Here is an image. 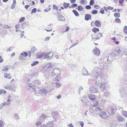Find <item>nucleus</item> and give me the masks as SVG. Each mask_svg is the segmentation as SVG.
Listing matches in <instances>:
<instances>
[{
  "instance_id": "f257e3e1",
  "label": "nucleus",
  "mask_w": 127,
  "mask_h": 127,
  "mask_svg": "<svg viewBox=\"0 0 127 127\" xmlns=\"http://www.w3.org/2000/svg\"><path fill=\"white\" fill-rule=\"evenodd\" d=\"M116 109L115 107L114 108L110 107L105 111H103L102 110L100 113H98V114L101 118L105 119L114 113V112Z\"/></svg>"
},
{
  "instance_id": "f03ea898",
  "label": "nucleus",
  "mask_w": 127,
  "mask_h": 127,
  "mask_svg": "<svg viewBox=\"0 0 127 127\" xmlns=\"http://www.w3.org/2000/svg\"><path fill=\"white\" fill-rule=\"evenodd\" d=\"M101 62L99 63V65L98 66L95 67L93 69V71L95 72L98 75H99L102 74V69H106L107 68V65L106 63L103 62H102L103 60H101Z\"/></svg>"
},
{
  "instance_id": "7ed1b4c3",
  "label": "nucleus",
  "mask_w": 127,
  "mask_h": 127,
  "mask_svg": "<svg viewBox=\"0 0 127 127\" xmlns=\"http://www.w3.org/2000/svg\"><path fill=\"white\" fill-rule=\"evenodd\" d=\"M52 75L54 76H56L55 80L57 81H59L60 79V76L61 74L60 69L59 68H54L51 72Z\"/></svg>"
},
{
  "instance_id": "20e7f679",
  "label": "nucleus",
  "mask_w": 127,
  "mask_h": 127,
  "mask_svg": "<svg viewBox=\"0 0 127 127\" xmlns=\"http://www.w3.org/2000/svg\"><path fill=\"white\" fill-rule=\"evenodd\" d=\"M110 94V93L108 91L105 92L102 97V100L104 101L107 100L109 98Z\"/></svg>"
},
{
  "instance_id": "39448f33",
  "label": "nucleus",
  "mask_w": 127,
  "mask_h": 127,
  "mask_svg": "<svg viewBox=\"0 0 127 127\" xmlns=\"http://www.w3.org/2000/svg\"><path fill=\"white\" fill-rule=\"evenodd\" d=\"M53 55V54L51 52L47 53H44L43 56L44 57V58L45 59H47L48 60H49L52 58V57Z\"/></svg>"
},
{
  "instance_id": "423d86ee",
  "label": "nucleus",
  "mask_w": 127,
  "mask_h": 127,
  "mask_svg": "<svg viewBox=\"0 0 127 127\" xmlns=\"http://www.w3.org/2000/svg\"><path fill=\"white\" fill-rule=\"evenodd\" d=\"M96 37H94V35H92V38L93 39L95 40H97L99 39L100 37H102V33L100 32L96 34Z\"/></svg>"
},
{
  "instance_id": "0eeeda50",
  "label": "nucleus",
  "mask_w": 127,
  "mask_h": 127,
  "mask_svg": "<svg viewBox=\"0 0 127 127\" xmlns=\"http://www.w3.org/2000/svg\"><path fill=\"white\" fill-rule=\"evenodd\" d=\"M89 89L90 92L94 93H97L98 91L97 89L94 87H90Z\"/></svg>"
},
{
  "instance_id": "6e6552de",
  "label": "nucleus",
  "mask_w": 127,
  "mask_h": 127,
  "mask_svg": "<svg viewBox=\"0 0 127 127\" xmlns=\"http://www.w3.org/2000/svg\"><path fill=\"white\" fill-rule=\"evenodd\" d=\"M93 51L94 54L98 56L100 54V51L99 49L96 47H95L94 48Z\"/></svg>"
},
{
  "instance_id": "1a4fd4ad",
  "label": "nucleus",
  "mask_w": 127,
  "mask_h": 127,
  "mask_svg": "<svg viewBox=\"0 0 127 127\" xmlns=\"http://www.w3.org/2000/svg\"><path fill=\"white\" fill-rule=\"evenodd\" d=\"M96 83H95V85L97 86H98L100 82H101V80L100 78H98L97 76H96L95 77Z\"/></svg>"
},
{
  "instance_id": "9d476101",
  "label": "nucleus",
  "mask_w": 127,
  "mask_h": 127,
  "mask_svg": "<svg viewBox=\"0 0 127 127\" xmlns=\"http://www.w3.org/2000/svg\"><path fill=\"white\" fill-rule=\"evenodd\" d=\"M88 97L90 99L93 101H94L96 100V97L94 95L89 94Z\"/></svg>"
},
{
  "instance_id": "9b49d317",
  "label": "nucleus",
  "mask_w": 127,
  "mask_h": 127,
  "mask_svg": "<svg viewBox=\"0 0 127 127\" xmlns=\"http://www.w3.org/2000/svg\"><path fill=\"white\" fill-rule=\"evenodd\" d=\"M117 119L119 122H125V119L122 117L121 116H118L117 117Z\"/></svg>"
},
{
  "instance_id": "f8f14e48",
  "label": "nucleus",
  "mask_w": 127,
  "mask_h": 127,
  "mask_svg": "<svg viewBox=\"0 0 127 127\" xmlns=\"http://www.w3.org/2000/svg\"><path fill=\"white\" fill-rule=\"evenodd\" d=\"M82 74L84 75L87 76L90 74L88 73V72L87 70L85 68H83L82 72Z\"/></svg>"
},
{
  "instance_id": "ddd939ff",
  "label": "nucleus",
  "mask_w": 127,
  "mask_h": 127,
  "mask_svg": "<svg viewBox=\"0 0 127 127\" xmlns=\"http://www.w3.org/2000/svg\"><path fill=\"white\" fill-rule=\"evenodd\" d=\"M106 84L105 83H101L100 86V89L102 91H104L105 89Z\"/></svg>"
},
{
  "instance_id": "4468645a",
  "label": "nucleus",
  "mask_w": 127,
  "mask_h": 127,
  "mask_svg": "<svg viewBox=\"0 0 127 127\" xmlns=\"http://www.w3.org/2000/svg\"><path fill=\"white\" fill-rule=\"evenodd\" d=\"M32 89L34 90V92L36 94H37L38 93H40V90L41 89H39L38 87H33L32 88Z\"/></svg>"
},
{
  "instance_id": "2eb2a0df",
  "label": "nucleus",
  "mask_w": 127,
  "mask_h": 127,
  "mask_svg": "<svg viewBox=\"0 0 127 127\" xmlns=\"http://www.w3.org/2000/svg\"><path fill=\"white\" fill-rule=\"evenodd\" d=\"M91 15L89 14H86L85 15V19L87 21H88L89 19L91 20Z\"/></svg>"
},
{
  "instance_id": "dca6fc26",
  "label": "nucleus",
  "mask_w": 127,
  "mask_h": 127,
  "mask_svg": "<svg viewBox=\"0 0 127 127\" xmlns=\"http://www.w3.org/2000/svg\"><path fill=\"white\" fill-rule=\"evenodd\" d=\"M95 24L97 27H100L101 26V24L100 21L98 20H96L95 22Z\"/></svg>"
},
{
  "instance_id": "f3484780",
  "label": "nucleus",
  "mask_w": 127,
  "mask_h": 127,
  "mask_svg": "<svg viewBox=\"0 0 127 127\" xmlns=\"http://www.w3.org/2000/svg\"><path fill=\"white\" fill-rule=\"evenodd\" d=\"M34 82L35 86L39 85L41 84L40 81L37 79H35L34 80Z\"/></svg>"
},
{
  "instance_id": "a211bd4d",
  "label": "nucleus",
  "mask_w": 127,
  "mask_h": 127,
  "mask_svg": "<svg viewBox=\"0 0 127 127\" xmlns=\"http://www.w3.org/2000/svg\"><path fill=\"white\" fill-rule=\"evenodd\" d=\"M15 87H12L10 85H8L5 87V88L6 89L8 90H11L13 91V88H15Z\"/></svg>"
},
{
  "instance_id": "6ab92c4d",
  "label": "nucleus",
  "mask_w": 127,
  "mask_h": 127,
  "mask_svg": "<svg viewBox=\"0 0 127 127\" xmlns=\"http://www.w3.org/2000/svg\"><path fill=\"white\" fill-rule=\"evenodd\" d=\"M121 94V96L122 97H126V94L125 93V92L123 91H121L120 92Z\"/></svg>"
},
{
  "instance_id": "aec40b11",
  "label": "nucleus",
  "mask_w": 127,
  "mask_h": 127,
  "mask_svg": "<svg viewBox=\"0 0 127 127\" xmlns=\"http://www.w3.org/2000/svg\"><path fill=\"white\" fill-rule=\"evenodd\" d=\"M4 77L5 78H7L9 79H10L11 78V76L10 75V74L7 73H5L4 74Z\"/></svg>"
},
{
  "instance_id": "412c9836",
  "label": "nucleus",
  "mask_w": 127,
  "mask_h": 127,
  "mask_svg": "<svg viewBox=\"0 0 127 127\" xmlns=\"http://www.w3.org/2000/svg\"><path fill=\"white\" fill-rule=\"evenodd\" d=\"M16 2L15 0H13V3L12 4L10 8L11 9H13L15 7Z\"/></svg>"
},
{
  "instance_id": "4be33fe9",
  "label": "nucleus",
  "mask_w": 127,
  "mask_h": 127,
  "mask_svg": "<svg viewBox=\"0 0 127 127\" xmlns=\"http://www.w3.org/2000/svg\"><path fill=\"white\" fill-rule=\"evenodd\" d=\"M102 110V109H101L99 107H97L95 108V111L97 112V113L98 114L99 113H100Z\"/></svg>"
},
{
  "instance_id": "5701e85b",
  "label": "nucleus",
  "mask_w": 127,
  "mask_h": 127,
  "mask_svg": "<svg viewBox=\"0 0 127 127\" xmlns=\"http://www.w3.org/2000/svg\"><path fill=\"white\" fill-rule=\"evenodd\" d=\"M58 18L60 20H65V18L64 17L61 15V14H59L58 16Z\"/></svg>"
},
{
  "instance_id": "b1692460",
  "label": "nucleus",
  "mask_w": 127,
  "mask_h": 127,
  "mask_svg": "<svg viewBox=\"0 0 127 127\" xmlns=\"http://www.w3.org/2000/svg\"><path fill=\"white\" fill-rule=\"evenodd\" d=\"M69 3H66L64 2L63 3V6H64V8L65 9L68 8L69 6Z\"/></svg>"
},
{
  "instance_id": "393cba45",
  "label": "nucleus",
  "mask_w": 127,
  "mask_h": 127,
  "mask_svg": "<svg viewBox=\"0 0 127 127\" xmlns=\"http://www.w3.org/2000/svg\"><path fill=\"white\" fill-rule=\"evenodd\" d=\"M40 93H42L46 94L48 92V91L46 89H43V90L41 89L40 90Z\"/></svg>"
},
{
  "instance_id": "a878e982",
  "label": "nucleus",
  "mask_w": 127,
  "mask_h": 127,
  "mask_svg": "<svg viewBox=\"0 0 127 127\" xmlns=\"http://www.w3.org/2000/svg\"><path fill=\"white\" fill-rule=\"evenodd\" d=\"M92 31L95 33H96L97 32H98L99 31V30L98 28L95 27L93 29Z\"/></svg>"
},
{
  "instance_id": "bb28decb",
  "label": "nucleus",
  "mask_w": 127,
  "mask_h": 127,
  "mask_svg": "<svg viewBox=\"0 0 127 127\" xmlns=\"http://www.w3.org/2000/svg\"><path fill=\"white\" fill-rule=\"evenodd\" d=\"M122 53V51L120 49L116 50L115 52V53L117 55L121 54Z\"/></svg>"
},
{
  "instance_id": "cd10ccee",
  "label": "nucleus",
  "mask_w": 127,
  "mask_h": 127,
  "mask_svg": "<svg viewBox=\"0 0 127 127\" xmlns=\"http://www.w3.org/2000/svg\"><path fill=\"white\" fill-rule=\"evenodd\" d=\"M46 118V116L44 114H42L40 117V119H41L45 120Z\"/></svg>"
},
{
  "instance_id": "c85d7f7f",
  "label": "nucleus",
  "mask_w": 127,
  "mask_h": 127,
  "mask_svg": "<svg viewBox=\"0 0 127 127\" xmlns=\"http://www.w3.org/2000/svg\"><path fill=\"white\" fill-rule=\"evenodd\" d=\"M47 125L48 127H52L53 126V124L52 122H49L47 123Z\"/></svg>"
},
{
  "instance_id": "c756f323",
  "label": "nucleus",
  "mask_w": 127,
  "mask_h": 127,
  "mask_svg": "<svg viewBox=\"0 0 127 127\" xmlns=\"http://www.w3.org/2000/svg\"><path fill=\"white\" fill-rule=\"evenodd\" d=\"M72 12H73L74 14L76 16H78L79 15V13H78L77 11L75 10H72Z\"/></svg>"
},
{
  "instance_id": "7c9ffc66",
  "label": "nucleus",
  "mask_w": 127,
  "mask_h": 127,
  "mask_svg": "<svg viewBox=\"0 0 127 127\" xmlns=\"http://www.w3.org/2000/svg\"><path fill=\"white\" fill-rule=\"evenodd\" d=\"M122 114L124 117L127 118V111H123L122 112Z\"/></svg>"
},
{
  "instance_id": "2f4dec72",
  "label": "nucleus",
  "mask_w": 127,
  "mask_h": 127,
  "mask_svg": "<svg viewBox=\"0 0 127 127\" xmlns=\"http://www.w3.org/2000/svg\"><path fill=\"white\" fill-rule=\"evenodd\" d=\"M83 7L81 5L78 6V10L80 11H81L83 9Z\"/></svg>"
},
{
  "instance_id": "473e14b6",
  "label": "nucleus",
  "mask_w": 127,
  "mask_h": 127,
  "mask_svg": "<svg viewBox=\"0 0 127 127\" xmlns=\"http://www.w3.org/2000/svg\"><path fill=\"white\" fill-rule=\"evenodd\" d=\"M14 117L16 119H19V115L17 113H15L14 114Z\"/></svg>"
},
{
  "instance_id": "72a5a7b5",
  "label": "nucleus",
  "mask_w": 127,
  "mask_h": 127,
  "mask_svg": "<svg viewBox=\"0 0 127 127\" xmlns=\"http://www.w3.org/2000/svg\"><path fill=\"white\" fill-rule=\"evenodd\" d=\"M87 99V97L86 96L83 97L81 99V101L82 102H86Z\"/></svg>"
},
{
  "instance_id": "f704fd0d",
  "label": "nucleus",
  "mask_w": 127,
  "mask_h": 127,
  "mask_svg": "<svg viewBox=\"0 0 127 127\" xmlns=\"http://www.w3.org/2000/svg\"><path fill=\"white\" fill-rule=\"evenodd\" d=\"M114 16L115 17H119L120 16V14L119 13H114Z\"/></svg>"
},
{
  "instance_id": "c9c22d12",
  "label": "nucleus",
  "mask_w": 127,
  "mask_h": 127,
  "mask_svg": "<svg viewBox=\"0 0 127 127\" xmlns=\"http://www.w3.org/2000/svg\"><path fill=\"white\" fill-rule=\"evenodd\" d=\"M56 87L59 88L61 86V83L57 82L56 83Z\"/></svg>"
},
{
  "instance_id": "e433bc0d",
  "label": "nucleus",
  "mask_w": 127,
  "mask_h": 127,
  "mask_svg": "<svg viewBox=\"0 0 127 127\" xmlns=\"http://www.w3.org/2000/svg\"><path fill=\"white\" fill-rule=\"evenodd\" d=\"M6 92L4 90H0V95L6 93Z\"/></svg>"
},
{
  "instance_id": "4c0bfd02",
  "label": "nucleus",
  "mask_w": 127,
  "mask_h": 127,
  "mask_svg": "<svg viewBox=\"0 0 127 127\" xmlns=\"http://www.w3.org/2000/svg\"><path fill=\"white\" fill-rule=\"evenodd\" d=\"M87 3V1L86 0H81L80 1L81 3L84 4H86Z\"/></svg>"
},
{
  "instance_id": "58836bf2",
  "label": "nucleus",
  "mask_w": 127,
  "mask_h": 127,
  "mask_svg": "<svg viewBox=\"0 0 127 127\" xmlns=\"http://www.w3.org/2000/svg\"><path fill=\"white\" fill-rule=\"evenodd\" d=\"M38 63L39 62L38 61H35V62H34L33 63L31 64V65L32 66H34L38 64Z\"/></svg>"
},
{
  "instance_id": "ea45409f",
  "label": "nucleus",
  "mask_w": 127,
  "mask_h": 127,
  "mask_svg": "<svg viewBox=\"0 0 127 127\" xmlns=\"http://www.w3.org/2000/svg\"><path fill=\"white\" fill-rule=\"evenodd\" d=\"M98 13V11L97 10H94L92 12V13L93 14H96Z\"/></svg>"
},
{
  "instance_id": "a19ab883",
  "label": "nucleus",
  "mask_w": 127,
  "mask_h": 127,
  "mask_svg": "<svg viewBox=\"0 0 127 127\" xmlns=\"http://www.w3.org/2000/svg\"><path fill=\"white\" fill-rule=\"evenodd\" d=\"M21 55H22L24 57H26L28 56V54L26 52H25L24 53H22L21 54Z\"/></svg>"
},
{
  "instance_id": "79ce46f5",
  "label": "nucleus",
  "mask_w": 127,
  "mask_h": 127,
  "mask_svg": "<svg viewBox=\"0 0 127 127\" xmlns=\"http://www.w3.org/2000/svg\"><path fill=\"white\" fill-rule=\"evenodd\" d=\"M29 79H28L27 82V84L28 85V86L30 87V88H32V85L30 83H29Z\"/></svg>"
},
{
  "instance_id": "37998d69",
  "label": "nucleus",
  "mask_w": 127,
  "mask_h": 127,
  "mask_svg": "<svg viewBox=\"0 0 127 127\" xmlns=\"http://www.w3.org/2000/svg\"><path fill=\"white\" fill-rule=\"evenodd\" d=\"M2 70H3L5 71L6 72L8 71V67H7V66H5V67H3V68Z\"/></svg>"
},
{
  "instance_id": "c03bdc74",
  "label": "nucleus",
  "mask_w": 127,
  "mask_h": 127,
  "mask_svg": "<svg viewBox=\"0 0 127 127\" xmlns=\"http://www.w3.org/2000/svg\"><path fill=\"white\" fill-rule=\"evenodd\" d=\"M37 11V9L35 8H34L32 10V11L31 12V14H32L33 13H35Z\"/></svg>"
},
{
  "instance_id": "a18cd8bd",
  "label": "nucleus",
  "mask_w": 127,
  "mask_h": 127,
  "mask_svg": "<svg viewBox=\"0 0 127 127\" xmlns=\"http://www.w3.org/2000/svg\"><path fill=\"white\" fill-rule=\"evenodd\" d=\"M115 21L118 23H119L121 22L120 19L117 18L115 19Z\"/></svg>"
},
{
  "instance_id": "49530a36",
  "label": "nucleus",
  "mask_w": 127,
  "mask_h": 127,
  "mask_svg": "<svg viewBox=\"0 0 127 127\" xmlns=\"http://www.w3.org/2000/svg\"><path fill=\"white\" fill-rule=\"evenodd\" d=\"M51 63L47 64L45 66L46 68H49L50 67H51Z\"/></svg>"
},
{
  "instance_id": "de8ad7c7",
  "label": "nucleus",
  "mask_w": 127,
  "mask_h": 127,
  "mask_svg": "<svg viewBox=\"0 0 127 127\" xmlns=\"http://www.w3.org/2000/svg\"><path fill=\"white\" fill-rule=\"evenodd\" d=\"M14 48L13 47H11L8 48L6 50L7 51H10L12 50Z\"/></svg>"
},
{
  "instance_id": "09e8293b",
  "label": "nucleus",
  "mask_w": 127,
  "mask_h": 127,
  "mask_svg": "<svg viewBox=\"0 0 127 127\" xmlns=\"http://www.w3.org/2000/svg\"><path fill=\"white\" fill-rule=\"evenodd\" d=\"M94 3V0H91L89 4L90 5H93Z\"/></svg>"
},
{
  "instance_id": "8fccbe9b",
  "label": "nucleus",
  "mask_w": 127,
  "mask_h": 127,
  "mask_svg": "<svg viewBox=\"0 0 127 127\" xmlns=\"http://www.w3.org/2000/svg\"><path fill=\"white\" fill-rule=\"evenodd\" d=\"M77 5L76 3H73L71 5V7L72 8H74L75 7H77Z\"/></svg>"
},
{
  "instance_id": "3c124183",
  "label": "nucleus",
  "mask_w": 127,
  "mask_h": 127,
  "mask_svg": "<svg viewBox=\"0 0 127 127\" xmlns=\"http://www.w3.org/2000/svg\"><path fill=\"white\" fill-rule=\"evenodd\" d=\"M4 126V123L1 120H0V127H2Z\"/></svg>"
},
{
  "instance_id": "603ef678",
  "label": "nucleus",
  "mask_w": 127,
  "mask_h": 127,
  "mask_svg": "<svg viewBox=\"0 0 127 127\" xmlns=\"http://www.w3.org/2000/svg\"><path fill=\"white\" fill-rule=\"evenodd\" d=\"M3 106L6 105H8L10 104V103L7 102H5L2 103Z\"/></svg>"
},
{
  "instance_id": "864d4df0",
  "label": "nucleus",
  "mask_w": 127,
  "mask_h": 127,
  "mask_svg": "<svg viewBox=\"0 0 127 127\" xmlns=\"http://www.w3.org/2000/svg\"><path fill=\"white\" fill-rule=\"evenodd\" d=\"M91 7L90 5H87L85 6V8L87 9H89L91 8Z\"/></svg>"
},
{
  "instance_id": "5fc2aeb1",
  "label": "nucleus",
  "mask_w": 127,
  "mask_h": 127,
  "mask_svg": "<svg viewBox=\"0 0 127 127\" xmlns=\"http://www.w3.org/2000/svg\"><path fill=\"white\" fill-rule=\"evenodd\" d=\"M98 104V102L97 101H94V102L93 105L94 106H95L97 105Z\"/></svg>"
},
{
  "instance_id": "6e6d98bb",
  "label": "nucleus",
  "mask_w": 127,
  "mask_h": 127,
  "mask_svg": "<svg viewBox=\"0 0 127 127\" xmlns=\"http://www.w3.org/2000/svg\"><path fill=\"white\" fill-rule=\"evenodd\" d=\"M43 53L42 54L37 56V57L38 58H40L43 57Z\"/></svg>"
},
{
  "instance_id": "4d7b16f0",
  "label": "nucleus",
  "mask_w": 127,
  "mask_h": 127,
  "mask_svg": "<svg viewBox=\"0 0 127 127\" xmlns=\"http://www.w3.org/2000/svg\"><path fill=\"white\" fill-rule=\"evenodd\" d=\"M25 19V18L24 17H21L20 19L19 20V22H23Z\"/></svg>"
},
{
  "instance_id": "13d9d810",
  "label": "nucleus",
  "mask_w": 127,
  "mask_h": 127,
  "mask_svg": "<svg viewBox=\"0 0 127 127\" xmlns=\"http://www.w3.org/2000/svg\"><path fill=\"white\" fill-rule=\"evenodd\" d=\"M36 50V49L35 47L33 46L32 47L31 49V50L32 51L34 52V51H35Z\"/></svg>"
},
{
  "instance_id": "bf43d9fd",
  "label": "nucleus",
  "mask_w": 127,
  "mask_h": 127,
  "mask_svg": "<svg viewBox=\"0 0 127 127\" xmlns=\"http://www.w3.org/2000/svg\"><path fill=\"white\" fill-rule=\"evenodd\" d=\"M42 124V122L40 121H38L36 123V124L37 125H40Z\"/></svg>"
},
{
  "instance_id": "052dcab7",
  "label": "nucleus",
  "mask_w": 127,
  "mask_h": 127,
  "mask_svg": "<svg viewBox=\"0 0 127 127\" xmlns=\"http://www.w3.org/2000/svg\"><path fill=\"white\" fill-rule=\"evenodd\" d=\"M51 9L50 8H47L45 9L44 10V11L45 12H47L50 10Z\"/></svg>"
},
{
  "instance_id": "680f3d73",
  "label": "nucleus",
  "mask_w": 127,
  "mask_h": 127,
  "mask_svg": "<svg viewBox=\"0 0 127 127\" xmlns=\"http://www.w3.org/2000/svg\"><path fill=\"white\" fill-rule=\"evenodd\" d=\"M100 12L102 14H104V10L103 9H101L100 10Z\"/></svg>"
},
{
  "instance_id": "e2e57ef3",
  "label": "nucleus",
  "mask_w": 127,
  "mask_h": 127,
  "mask_svg": "<svg viewBox=\"0 0 127 127\" xmlns=\"http://www.w3.org/2000/svg\"><path fill=\"white\" fill-rule=\"evenodd\" d=\"M53 8L54 9H55L56 10H58V7L55 5H53Z\"/></svg>"
},
{
  "instance_id": "0e129e2a",
  "label": "nucleus",
  "mask_w": 127,
  "mask_h": 127,
  "mask_svg": "<svg viewBox=\"0 0 127 127\" xmlns=\"http://www.w3.org/2000/svg\"><path fill=\"white\" fill-rule=\"evenodd\" d=\"M3 61V59L2 58L1 56H0V63H1Z\"/></svg>"
},
{
  "instance_id": "69168bd1",
  "label": "nucleus",
  "mask_w": 127,
  "mask_h": 127,
  "mask_svg": "<svg viewBox=\"0 0 127 127\" xmlns=\"http://www.w3.org/2000/svg\"><path fill=\"white\" fill-rule=\"evenodd\" d=\"M94 7L95 8H96V9H98L99 7V5H95L94 6Z\"/></svg>"
},
{
  "instance_id": "338daca9",
  "label": "nucleus",
  "mask_w": 127,
  "mask_h": 127,
  "mask_svg": "<svg viewBox=\"0 0 127 127\" xmlns=\"http://www.w3.org/2000/svg\"><path fill=\"white\" fill-rule=\"evenodd\" d=\"M108 9L109 10H112L113 9V8L110 6H108L107 7Z\"/></svg>"
},
{
  "instance_id": "774afa93",
  "label": "nucleus",
  "mask_w": 127,
  "mask_h": 127,
  "mask_svg": "<svg viewBox=\"0 0 127 127\" xmlns=\"http://www.w3.org/2000/svg\"><path fill=\"white\" fill-rule=\"evenodd\" d=\"M80 124L82 127H83L84 125V123L83 122L81 121L80 123Z\"/></svg>"
}]
</instances>
